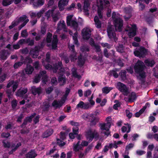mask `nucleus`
Wrapping results in <instances>:
<instances>
[{
  "label": "nucleus",
  "mask_w": 158,
  "mask_h": 158,
  "mask_svg": "<svg viewBox=\"0 0 158 158\" xmlns=\"http://www.w3.org/2000/svg\"><path fill=\"white\" fill-rule=\"evenodd\" d=\"M62 31H66V27L65 23L64 21H60L57 24V27L56 32L55 33L53 36V40L52 42L51 43L52 34L50 33L47 34V42L48 43L47 46L48 47H52V49H55L57 47L58 42L57 36L56 34H59Z\"/></svg>",
  "instance_id": "f257e3e1"
},
{
  "label": "nucleus",
  "mask_w": 158,
  "mask_h": 158,
  "mask_svg": "<svg viewBox=\"0 0 158 158\" xmlns=\"http://www.w3.org/2000/svg\"><path fill=\"white\" fill-rule=\"evenodd\" d=\"M50 56V53L49 52H48L46 54V58L45 61H43L42 62V64L45 69H49L51 70H52L54 73L56 72L57 70L59 69L60 72H64V69L62 68V64L61 62L58 63V65H54L53 67L52 66V65H50L49 64H48V65H45L44 62H47L48 63H49Z\"/></svg>",
  "instance_id": "f03ea898"
},
{
  "label": "nucleus",
  "mask_w": 158,
  "mask_h": 158,
  "mask_svg": "<svg viewBox=\"0 0 158 158\" xmlns=\"http://www.w3.org/2000/svg\"><path fill=\"white\" fill-rule=\"evenodd\" d=\"M85 136L89 142L85 141H82L81 144L82 147L87 146L89 143L92 141L94 138L97 139L99 136V134L96 130L89 129L86 132Z\"/></svg>",
  "instance_id": "7ed1b4c3"
},
{
  "label": "nucleus",
  "mask_w": 158,
  "mask_h": 158,
  "mask_svg": "<svg viewBox=\"0 0 158 158\" xmlns=\"http://www.w3.org/2000/svg\"><path fill=\"white\" fill-rule=\"evenodd\" d=\"M112 18L114 21L115 30L120 31L123 26V21L120 19V15L114 12L112 13Z\"/></svg>",
  "instance_id": "20e7f679"
},
{
  "label": "nucleus",
  "mask_w": 158,
  "mask_h": 158,
  "mask_svg": "<svg viewBox=\"0 0 158 158\" xmlns=\"http://www.w3.org/2000/svg\"><path fill=\"white\" fill-rule=\"evenodd\" d=\"M29 21V20L27 18V16L25 15H23L13 21L11 25L9 27V28L10 29H11L20 23L23 22V23L19 27V30H20L26 25Z\"/></svg>",
  "instance_id": "39448f33"
},
{
  "label": "nucleus",
  "mask_w": 158,
  "mask_h": 158,
  "mask_svg": "<svg viewBox=\"0 0 158 158\" xmlns=\"http://www.w3.org/2000/svg\"><path fill=\"white\" fill-rule=\"evenodd\" d=\"M106 123L100 124V130L101 133L108 136L110 134L109 129L112 123L111 118L110 117H107L106 118Z\"/></svg>",
  "instance_id": "423d86ee"
},
{
  "label": "nucleus",
  "mask_w": 158,
  "mask_h": 158,
  "mask_svg": "<svg viewBox=\"0 0 158 158\" xmlns=\"http://www.w3.org/2000/svg\"><path fill=\"white\" fill-rule=\"evenodd\" d=\"M110 6L109 1L107 0H99V2H98L97 6L98 7V15L100 18H102L101 11L104 8L108 7Z\"/></svg>",
  "instance_id": "0eeeda50"
},
{
  "label": "nucleus",
  "mask_w": 158,
  "mask_h": 158,
  "mask_svg": "<svg viewBox=\"0 0 158 158\" xmlns=\"http://www.w3.org/2000/svg\"><path fill=\"white\" fill-rule=\"evenodd\" d=\"M18 86V82L14 81H10L7 84L6 87L9 88L10 87L13 88V91L7 89L6 90V93L7 95L9 98H11V96L14 94V92L15 91Z\"/></svg>",
  "instance_id": "6e6552de"
},
{
  "label": "nucleus",
  "mask_w": 158,
  "mask_h": 158,
  "mask_svg": "<svg viewBox=\"0 0 158 158\" xmlns=\"http://www.w3.org/2000/svg\"><path fill=\"white\" fill-rule=\"evenodd\" d=\"M82 118L85 120L89 121L91 125H95L98 121L99 118L96 117L92 114L85 113L82 116Z\"/></svg>",
  "instance_id": "1a4fd4ad"
},
{
  "label": "nucleus",
  "mask_w": 158,
  "mask_h": 158,
  "mask_svg": "<svg viewBox=\"0 0 158 158\" xmlns=\"http://www.w3.org/2000/svg\"><path fill=\"white\" fill-rule=\"evenodd\" d=\"M73 15H69L67 17V24L68 26L73 27L75 29L77 30L78 24L76 18H73Z\"/></svg>",
  "instance_id": "9d476101"
},
{
  "label": "nucleus",
  "mask_w": 158,
  "mask_h": 158,
  "mask_svg": "<svg viewBox=\"0 0 158 158\" xmlns=\"http://www.w3.org/2000/svg\"><path fill=\"white\" fill-rule=\"evenodd\" d=\"M81 50L82 53L80 54V56L78 57V63L79 65H82L84 64L85 60V58L83 57L82 56L83 54H85V52L89 51V48L88 46H85L81 48Z\"/></svg>",
  "instance_id": "9b49d317"
},
{
  "label": "nucleus",
  "mask_w": 158,
  "mask_h": 158,
  "mask_svg": "<svg viewBox=\"0 0 158 158\" xmlns=\"http://www.w3.org/2000/svg\"><path fill=\"white\" fill-rule=\"evenodd\" d=\"M45 71H42L40 72V74L38 76H36L34 78V82L35 83L39 82L41 77H42V81L44 84H46L47 81V76L46 74Z\"/></svg>",
  "instance_id": "f8f14e48"
},
{
  "label": "nucleus",
  "mask_w": 158,
  "mask_h": 158,
  "mask_svg": "<svg viewBox=\"0 0 158 158\" xmlns=\"http://www.w3.org/2000/svg\"><path fill=\"white\" fill-rule=\"evenodd\" d=\"M126 31L127 32L128 35L131 38L134 36L136 34V27L135 25H129L126 27Z\"/></svg>",
  "instance_id": "ddd939ff"
},
{
  "label": "nucleus",
  "mask_w": 158,
  "mask_h": 158,
  "mask_svg": "<svg viewBox=\"0 0 158 158\" xmlns=\"http://www.w3.org/2000/svg\"><path fill=\"white\" fill-rule=\"evenodd\" d=\"M116 87L121 92H123L125 95L128 94V88L123 84L118 82L117 84Z\"/></svg>",
  "instance_id": "4468645a"
},
{
  "label": "nucleus",
  "mask_w": 158,
  "mask_h": 158,
  "mask_svg": "<svg viewBox=\"0 0 158 158\" xmlns=\"http://www.w3.org/2000/svg\"><path fill=\"white\" fill-rule=\"evenodd\" d=\"M107 32L108 36L110 39L112 40H113L114 41H116L117 39L114 33L112 26H108L107 29Z\"/></svg>",
  "instance_id": "2eb2a0df"
},
{
  "label": "nucleus",
  "mask_w": 158,
  "mask_h": 158,
  "mask_svg": "<svg viewBox=\"0 0 158 158\" xmlns=\"http://www.w3.org/2000/svg\"><path fill=\"white\" fill-rule=\"evenodd\" d=\"M148 54V49L139 45V58H145Z\"/></svg>",
  "instance_id": "dca6fc26"
},
{
  "label": "nucleus",
  "mask_w": 158,
  "mask_h": 158,
  "mask_svg": "<svg viewBox=\"0 0 158 158\" xmlns=\"http://www.w3.org/2000/svg\"><path fill=\"white\" fill-rule=\"evenodd\" d=\"M55 8L52 9V10H49L46 13L45 16L47 18V19L51 16L52 17L54 21H56L58 19V13H57L56 14H54L53 11Z\"/></svg>",
  "instance_id": "f3484780"
},
{
  "label": "nucleus",
  "mask_w": 158,
  "mask_h": 158,
  "mask_svg": "<svg viewBox=\"0 0 158 158\" xmlns=\"http://www.w3.org/2000/svg\"><path fill=\"white\" fill-rule=\"evenodd\" d=\"M91 31L89 28L86 27L82 30V34L83 38L84 40L89 39L91 35Z\"/></svg>",
  "instance_id": "a211bd4d"
},
{
  "label": "nucleus",
  "mask_w": 158,
  "mask_h": 158,
  "mask_svg": "<svg viewBox=\"0 0 158 158\" xmlns=\"http://www.w3.org/2000/svg\"><path fill=\"white\" fill-rule=\"evenodd\" d=\"M69 48L71 51V53L70 56V58L71 61H74L77 59L76 53L74 51V46L73 45L69 46Z\"/></svg>",
  "instance_id": "6ab92c4d"
},
{
  "label": "nucleus",
  "mask_w": 158,
  "mask_h": 158,
  "mask_svg": "<svg viewBox=\"0 0 158 158\" xmlns=\"http://www.w3.org/2000/svg\"><path fill=\"white\" fill-rule=\"evenodd\" d=\"M146 73L144 71L139 72V80L140 81V83L141 84H143L146 81Z\"/></svg>",
  "instance_id": "aec40b11"
},
{
  "label": "nucleus",
  "mask_w": 158,
  "mask_h": 158,
  "mask_svg": "<svg viewBox=\"0 0 158 158\" xmlns=\"http://www.w3.org/2000/svg\"><path fill=\"white\" fill-rule=\"evenodd\" d=\"M60 139H57V143L60 146H63L65 144V143L63 142L61 140L64 139L66 137L65 133L64 132H61L60 135Z\"/></svg>",
  "instance_id": "412c9836"
},
{
  "label": "nucleus",
  "mask_w": 158,
  "mask_h": 158,
  "mask_svg": "<svg viewBox=\"0 0 158 158\" xmlns=\"http://www.w3.org/2000/svg\"><path fill=\"white\" fill-rule=\"evenodd\" d=\"M65 102V100L63 99L62 98L60 101H57L55 100L54 101L52 104V106L56 108H60L64 103Z\"/></svg>",
  "instance_id": "4be33fe9"
},
{
  "label": "nucleus",
  "mask_w": 158,
  "mask_h": 158,
  "mask_svg": "<svg viewBox=\"0 0 158 158\" xmlns=\"http://www.w3.org/2000/svg\"><path fill=\"white\" fill-rule=\"evenodd\" d=\"M40 49V48L39 47L36 46L35 47L34 49L31 50L30 52V54L31 55L33 58H35L37 57L38 55L39 50Z\"/></svg>",
  "instance_id": "5701e85b"
},
{
  "label": "nucleus",
  "mask_w": 158,
  "mask_h": 158,
  "mask_svg": "<svg viewBox=\"0 0 158 158\" xmlns=\"http://www.w3.org/2000/svg\"><path fill=\"white\" fill-rule=\"evenodd\" d=\"M69 2V0H60L59 2L58 6L60 10H64V7L67 5Z\"/></svg>",
  "instance_id": "b1692460"
},
{
  "label": "nucleus",
  "mask_w": 158,
  "mask_h": 158,
  "mask_svg": "<svg viewBox=\"0 0 158 158\" xmlns=\"http://www.w3.org/2000/svg\"><path fill=\"white\" fill-rule=\"evenodd\" d=\"M44 11V9H42L38 12L31 13L30 14V16L32 19L36 17H37L38 18H40Z\"/></svg>",
  "instance_id": "393cba45"
},
{
  "label": "nucleus",
  "mask_w": 158,
  "mask_h": 158,
  "mask_svg": "<svg viewBox=\"0 0 158 158\" xmlns=\"http://www.w3.org/2000/svg\"><path fill=\"white\" fill-rule=\"evenodd\" d=\"M89 4L88 0H85L84 2V5L83 7L84 12L86 15H89Z\"/></svg>",
  "instance_id": "a878e982"
},
{
  "label": "nucleus",
  "mask_w": 158,
  "mask_h": 158,
  "mask_svg": "<svg viewBox=\"0 0 158 158\" xmlns=\"http://www.w3.org/2000/svg\"><path fill=\"white\" fill-rule=\"evenodd\" d=\"M31 3L34 7H38L43 5L44 3V0H37L36 1H31Z\"/></svg>",
  "instance_id": "bb28decb"
},
{
  "label": "nucleus",
  "mask_w": 158,
  "mask_h": 158,
  "mask_svg": "<svg viewBox=\"0 0 158 158\" xmlns=\"http://www.w3.org/2000/svg\"><path fill=\"white\" fill-rule=\"evenodd\" d=\"M89 43L92 46L94 47L95 49L96 50V52L98 54H99V53H101L100 52L101 50L100 48V46L97 44H94V41L91 38L90 39Z\"/></svg>",
  "instance_id": "cd10ccee"
},
{
  "label": "nucleus",
  "mask_w": 158,
  "mask_h": 158,
  "mask_svg": "<svg viewBox=\"0 0 158 158\" xmlns=\"http://www.w3.org/2000/svg\"><path fill=\"white\" fill-rule=\"evenodd\" d=\"M27 88L20 89L17 91L16 93V95L17 96L23 97L24 94L27 92Z\"/></svg>",
  "instance_id": "c85d7f7f"
},
{
  "label": "nucleus",
  "mask_w": 158,
  "mask_h": 158,
  "mask_svg": "<svg viewBox=\"0 0 158 158\" xmlns=\"http://www.w3.org/2000/svg\"><path fill=\"white\" fill-rule=\"evenodd\" d=\"M70 123L71 125L73 127V131L74 134H77V133L78 131L79 123H75L73 121H71Z\"/></svg>",
  "instance_id": "c756f323"
},
{
  "label": "nucleus",
  "mask_w": 158,
  "mask_h": 158,
  "mask_svg": "<svg viewBox=\"0 0 158 158\" xmlns=\"http://www.w3.org/2000/svg\"><path fill=\"white\" fill-rule=\"evenodd\" d=\"M52 129L50 128L46 130L43 134L42 137L43 138H47L50 136L53 133Z\"/></svg>",
  "instance_id": "7c9ffc66"
},
{
  "label": "nucleus",
  "mask_w": 158,
  "mask_h": 158,
  "mask_svg": "<svg viewBox=\"0 0 158 158\" xmlns=\"http://www.w3.org/2000/svg\"><path fill=\"white\" fill-rule=\"evenodd\" d=\"M144 62L146 66L151 67H153L155 64V62L154 60L150 61L148 59L145 60Z\"/></svg>",
  "instance_id": "2f4dec72"
},
{
  "label": "nucleus",
  "mask_w": 158,
  "mask_h": 158,
  "mask_svg": "<svg viewBox=\"0 0 158 158\" xmlns=\"http://www.w3.org/2000/svg\"><path fill=\"white\" fill-rule=\"evenodd\" d=\"M145 64L141 60H139V71H144L147 68Z\"/></svg>",
  "instance_id": "473e14b6"
},
{
  "label": "nucleus",
  "mask_w": 158,
  "mask_h": 158,
  "mask_svg": "<svg viewBox=\"0 0 158 158\" xmlns=\"http://www.w3.org/2000/svg\"><path fill=\"white\" fill-rule=\"evenodd\" d=\"M77 107L87 109L90 107L89 104H85L83 102H80L77 106Z\"/></svg>",
  "instance_id": "72a5a7b5"
},
{
  "label": "nucleus",
  "mask_w": 158,
  "mask_h": 158,
  "mask_svg": "<svg viewBox=\"0 0 158 158\" xmlns=\"http://www.w3.org/2000/svg\"><path fill=\"white\" fill-rule=\"evenodd\" d=\"M31 91L32 94L34 95H36L37 94L39 95L41 92L40 87L36 88L34 86L31 87Z\"/></svg>",
  "instance_id": "f704fd0d"
},
{
  "label": "nucleus",
  "mask_w": 158,
  "mask_h": 158,
  "mask_svg": "<svg viewBox=\"0 0 158 158\" xmlns=\"http://www.w3.org/2000/svg\"><path fill=\"white\" fill-rule=\"evenodd\" d=\"M37 155L34 150L29 152L26 155L27 158H35Z\"/></svg>",
  "instance_id": "c9c22d12"
},
{
  "label": "nucleus",
  "mask_w": 158,
  "mask_h": 158,
  "mask_svg": "<svg viewBox=\"0 0 158 158\" xmlns=\"http://www.w3.org/2000/svg\"><path fill=\"white\" fill-rule=\"evenodd\" d=\"M9 53L6 50H3L0 53V56L2 60H6L7 56L9 55Z\"/></svg>",
  "instance_id": "e433bc0d"
},
{
  "label": "nucleus",
  "mask_w": 158,
  "mask_h": 158,
  "mask_svg": "<svg viewBox=\"0 0 158 158\" xmlns=\"http://www.w3.org/2000/svg\"><path fill=\"white\" fill-rule=\"evenodd\" d=\"M82 147L80 144V142L78 141L76 143H74L73 145V150L75 152H77L81 149Z\"/></svg>",
  "instance_id": "4c0bfd02"
},
{
  "label": "nucleus",
  "mask_w": 158,
  "mask_h": 158,
  "mask_svg": "<svg viewBox=\"0 0 158 158\" xmlns=\"http://www.w3.org/2000/svg\"><path fill=\"white\" fill-rule=\"evenodd\" d=\"M59 82L61 85H63L65 84L66 82L65 77L64 75H60L58 78Z\"/></svg>",
  "instance_id": "58836bf2"
},
{
  "label": "nucleus",
  "mask_w": 158,
  "mask_h": 158,
  "mask_svg": "<svg viewBox=\"0 0 158 158\" xmlns=\"http://www.w3.org/2000/svg\"><path fill=\"white\" fill-rule=\"evenodd\" d=\"M33 70V68L30 65H27V68L25 69L24 71L25 73L27 74H31Z\"/></svg>",
  "instance_id": "ea45409f"
},
{
  "label": "nucleus",
  "mask_w": 158,
  "mask_h": 158,
  "mask_svg": "<svg viewBox=\"0 0 158 158\" xmlns=\"http://www.w3.org/2000/svg\"><path fill=\"white\" fill-rule=\"evenodd\" d=\"M125 126H123L122 128V131L123 132H129L130 131L131 126L128 124H125Z\"/></svg>",
  "instance_id": "a19ab883"
},
{
  "label": "nucleus",
  "mask_w": 158,
  "mask_h": 158,
  "mask_svg": "<svg viewBox=\"0 0 158 158\" xmlns=\"http://www.w3.org/2000/svg\"><path fill=\"white\" fill-rule=\"evenodd\" d=\"M96 102L97 103H100V105L102 106H103L105 105L107 102V100L105 98H104L101 101L100 98H98L96 100Z\"/></svg>",
  "instance_id": "79ce46f5"
},
{
  "label": "nucleus",
  "mask_w": 158,
  "mask_h": 158,
  "mask_svg": "<svg viewBox=\"0 0 158 158\" xmlns=\"http://www.w3.org/2000/svg\"><path fill=\"white\" fill-rule=\"evenodd\" d=\"M135 93L134 92H132L129 95L128 101L130 102H133L136 98Z\"/></svg>",
  "instance_id": "37998d69"
},
{
  "label": "nucleus",
  "mask_w": 158,
  "mask_h": 158,
  "mask_svg": "<svg viewBox=\"0 0 158 158\" xmlns=\"http://www.w3.org/2000/svg\"><path fill=\"white\" fill-rule=\"evenodd\" d=\"M113 89L114 88L113 87H108L107 86L103 88L102 89V93L107 94Z\"/></svg>",
  "instance_id": "c03bdc74"
},
{
  "label": "nucleus",
  "mask_w": 158,
  "mask_h": 158,
  "mask_svg": "<svg viewBox=\"0 0 158 158\" xmlns=\"http://www.w3.org/2000/svg\"><path fill=\"white\" fill-rule=\"evenodd\" d=\"M94 21L95 23L96 27L98 28L101 27V22L99 21L98 18L97 16L95 17L94 18Z\"/></svg>",
  "instance_id": "a18cd8bd"
},
{
  "label": "nucleus",
  "mask_w": 158,
  "mask_h": 158,
  "mask_svg": "<svg viewBox=\"0 0 158 158\" xmlns=\"http://www.w3.org/2000/svg\"><path fill=\"white\" fill-rule=\"evenodd\" d=\"M35 114H36L34 113L30 117L27 118L24 121V122L22 125L23 126L25 125L27 122H30L32 120V118L35 115Z\"/></svg>",
  "instance_id": "49530a36"
},
{
  "label": "nucleus",
  "mask_w": 158,
  "mask_h": 158,
  "mask_svg": "<svg viewBox=\"0 0 158 158\" xmlns=\"http://www.w3.org/2000/svg\"><path fill=\"white\" fill-rule=\"evenodd\" d=\"M72 75L74 77L80 79L81 77L80 75H78L76 73V69L75 68H73L72 70Z\"/></svg>",
  "instance_id": "de8ad7c7"
},
{
  "label": "nucleus",
  "mask_w": 158,
  "mask_h": 158,
  "mask_svg": "<svg viewBox=\"0 0 158 158\" xmlns=\"http://www.w3.org/2000/svg\"><path fill=\"white\" fill-rule=\"evenodd\" d=\"M13 1V0H3L2 5L4 6H7L11 4Z\"/></svg>",
  "instance_id": "09e8293b"
},
{
  "label": "nucleus",
  "mask_w": 158,
  "mask_h": 158,
  "mask_svg": "<svg viewBox=\"0 0 158 158\" xmlns=\"http://www.w3.org/2000/svg\"><path fill=\"white\" fill-rule=\"evenodd\" d=\"M77 31H76L73 36V39L74 40V42L75 44H78V40L77 39Z\"/></svg>",
  "instance_id": "8fccbe9b"
},
{
  "label": "nucleus",
  "mask_w": 158,
  "mask_h": 158,
  "mask_svg": "<svg viewBox=\"0 0 158 158\" xmlns=\"http://www.w3.org/2000/svg\"><path fill=\"white\" fill-rule=\"evenodd\" d=\"M21 145L20 143H18L17 145L15 146L14 145H13L11 148L12 149V152H10V154H11L13 152L15 151L18 147H19Z\"/></svg>",
  "instance_id": "3c124183"
},
{
  "label": "nucleus",
  "mask_w": 158,
  "mask_h": 158,
  "mask_svg": "<svg viewBox=\"0 0 158 158\" xmlns=\"http://www.w3.org/2000/svg\"><path fill=\"white\" fill-rule=\"evenodd\" d=\"M70 89H69L68 88H67L66 89L65 94L64 95L63 97L62 98L63 99L65 100V101L67 96H68L69 94V93L70 92Z\"/></svg>",
  "instance_id": "603ef678"
},
{
  "label": "nucleus",
  "mask_w": 158,
  "mask_h": 158,
  "mask_svg": "<svg viewBox=\"0 0 158 158\" xmlns=\"http://www.w3.org/2000/svg\"><path fill=\"white\" fill-rule=\"evenodd\" d=\"M26 43H27L30 45H33L34 44V40H31L30 38L26 39Z\"/></svg>",
  "instance_id": "864d4df0"
},
{
  "label": "nucleus",
  "mask_w": 158,
  "mask_h": 158,
  "mask_svg": "<svg viewBox=\"0 0 158 158\" xmlns=\"http://www.w3.org/2000/svg\"><path fill=\"white\" fill-rule=\"evenodd\" d=\"M91 91L90 90H87L84 92V96L85 97H88L91 94Z\"/></svg>",
  "instance_id": "5fc2aeb1"
},
{
  "label": "nucleus",
  "mask_w": 158,
  "mask_h": 158,
  "mask_svg": "<svg viewBox=\"0 0 158 158\" xmlns=\"http://www.w3.org/2000/svg\"><path fill=\"white\" fill-rule=\"evenodd\" d=\"M147 29V28L145 27L142 28V29H140L139 30V32H140L141 35L144 36L146 34Z\"/></svg>",
  "instance_id": "6e6d98bb"
},
{
  "label": "nucleus",
  "mask_w": 158,
  "mask_h": 158,
  "mask_svg": "<svg viewBox=\"0 0 158 158\" xmlns=\"http://www.w3.org/2000/svg\"><path fill=\"white\" fill-rule=\"evenodd\" d=\"M94 98L93 94H92L91 98L89 99V101L90 102L91 106H89L90 107L93 106L95 104V102L92 100ZM89 106H90L89 105Z\"/></svg>",
  "instance_id": "4d7b16f0"
},
{
  "label": "nucleus",
  "mask_w": 158,
  "mask_h": 158,
  "mask_svg": "<svg viewBox=\"0 0 158 158\" xmlns=\"http://www.w3.org/2000/svg\"><path fill=\"white\" fill-rule=\"evenodd\" d=\"M114 102L116 103L114 105L113 108L115 110H117L118 107L120 106V103L118 102V101L116 100L114 101Z\"/></svg>",
  "instance_id": "13d9d810"
},
{
  "label": "nucleus",
  "mask_w": 158,
  "mask_h": 158,
  "mask_svg": "<svg viewBox=\"0 0 158 158\" xmlns=\"http://www.w3.org/2000/svg\"><path fill=\"white\" fill-rule=\"evenodd\" d=\"M27 35L28 34L26 30H25L22 31L21 33V35L22 37H26L27 36Z\"/></svg>",
  "instance_id": "bf43d9fd"
},
{
  "label": "nucleus",
  "mask_w": 158,
  "mask_h": 158,
  "mask_svg": "<svg viewBox=\"0 0 158 158\" xmlns=\"http://www.w3.org/2000/svg\"><path fill=\"white\" fill-rule=\"evenodd\" d=\"M117 51L119 52H123V48L122 45H119L118 47L117 48Z\"/></svg>",
  "instance_id": "052dcab7"
},
{
  "label": "nucleus",
  "mask_w": 158,
  "mask_h": 158,
  "mask_svg": "<svg viewBox=\"0 0 158 158\" xmlns=\"http://www.w3.org/2000/svg\"><path fill=\"white\" fill-rule=\"evenodd\" d=\"M23 64L22 62H19L16 63L14 65V67L15 69L17 68L19 66H21Z\"/></svg>",
  "instance_id": "680f3d73"
},
{
  "label": "nucleus",
  "mask_w": 158,
  "mask_h": 158,
  "mask_svg": "<svg viewBox=\"0 0 158 158\" xmlns=\"http://www.w3.org/2000/svg\"><path fill=\"white\" fill-rule=\"evenodd\" d=\"M126 72L125 70H123L121 71L120 73V74L121 75L122 78L123 79L126 76Z\"/></svg>",
  "instance_id": "e2e57ef3"
},
{
  "label": "nucleus",
  "mask_w": 158,
  "mask_h": 158,
  "mask_svg": "<svg viewBox=\"0 0 158 158\" xmlns=\"http://www.w3.org/2000/svg\"><path fill=\"white\" fill-rule=\"evenodd\" d=\"M109 147L110 148H117L118 147V146L116 142H115L113 143H110L109 144Z\"/></svg>",
  "instance_id": "0e129e2a"
},
{
  "label": "nucleus",
  "mask_w": 158,
  "mask_h": 158,
  "mask_svg": "<svg viewBox=\"0 0 158 158\" xmlns=\"http://www.w3.org/2000/svg\"><path fill=\"white\" fill-rule=\"evenodd\" d=\"M51 83L53 85H56L57 83V81L56 78L53 77L51 80Z\"/></svg>",
  "instance_id": "69168bd1"
},
{
  "label": "nucleus",
  "mask_w": 158,
  "mask_h": 158,
  "mask_svg": "<svg viewBox=\"0 0 158 158\" xmlns=\"http://www.w3.org/2000/svg\"><path fill=\"white\" fill-rule=\"evenodd\" d=\"M139 6L140 7V10H142L145 9V5L144 4L140 3V1L139 0Z\"/></svg>",
  "instance_id": "338daca9"
},
{
  "label": "nucleus",
  "mask_w": 158,
  "mask_h": 158,
  "mask_svg": "<svg viewBox=\"0 0 158 158\" xmlns=\"http://www.w3.org/2000/svg\"><path fill=\"white\" fill-rule=\"evenodd\" d=\"M126 113L127 117L130 118H131L132 116V114L129 110H126Z\"/></svg>",
  "instance_id": "774afa93"
}]
</instances>
